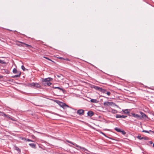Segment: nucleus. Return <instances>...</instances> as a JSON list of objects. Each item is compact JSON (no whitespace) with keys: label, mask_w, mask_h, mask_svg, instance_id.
<instances>
[{"label":"nucleus","mask_w":154,"mask_h":154,"mask_svg":"<svg viewBox=\"0 0 154 154\" xmlns=\"http://www.w3.org/2000/svg\"><path fill=\"white\" fill-rule=\"evenodd\" d=\"M34 87L37 88H40L41 87V85L39 84L38 83H34Z\"/></svg>","instance_id":"nucleus-8"},{"label":"nucleus","mask_w":154,"mask_h":154,"mask_svg":"<svg viewBox=\"0 0 154 154\" xmlns=\"http://www.w3.org/2000/svg\"><path fill=\"white\" fill-rule=\"evenodd\" d=\"M123 112L124 113L126 114H128L130 112L128 111V109H125L124 110H123Z\"/></svg>","instance_id":"nucleus-17"},{"label":"nucleus","mask_w":154,"mask_h":154,"mask_svg":"<svg viewBox=\"0 0 154 154\" xmlns=\"http://www.w3.org/2000/svg\"><path fill=\"white\" fill-rule=\"evenodd\" d=\"M15 149L18 151L19 152H20L21 150L18 147L15 146Z\"/></svg>","instance_id":"nucleus-22"},{"label":"nucleus","mask_w":154,"mask_h":154,"mask_svg":"<svg viewBox=\"0 0 154 154\" xmlns=\"http://www.w3.org/2000/svg\"><path fill=\"white\" fill-rule=\"evenodd\" d=\"M16 42H18V43H21V44H22L25 45L26 46V47H27V48H32V46H31V45H30L26 44V43H24L23 42H20V41H16Z\"/></svg>","instance_id":"nucleus-4"},{"label":"nucleus","mask_w":154,"mask_h":154,"mask_svg":"<svg viewBox=\"0 0 154 154\" xmlns=\"http://www.w3.org/2000/svg\"><path fill=\"white\" fill-rule=\"evenodd\" d=\"M115 130L117 131L118 132H120L121 131V130L118 128H115Z\"/></svg>","instance_id":"nucleus-23"},{"label":"nucleus","mask_w":154,"mask_h":154,"mask_svg":"<svg viewBox=\"0 0 154 154\" xmlns=\"http://www.w3.org/2000/svg\"><path fill=\"white\" fill-rule=\"evenodd\" d=\"M56 103H58V104H59V102H60L58 100H56Z\"/></svg>","instance_id":"nucleus-36"},{"label":"nucleus","mask_w":154,"mask_h":154,"mask_svg":"<svg viewBox=\"0 0 154 154\" xmlns=\"http://www.w3.org/2000/svg\"><path fill=\"white\" fill-rule=\"evenodd\" d=\"M137 138L140 140H142L143 139V137H141L140 135H138L137 137Z\"/></svg>","instance_id":"nucleus-24"},{"label":"nucleus","mask_w":154,"mask_h":154,"mask_svg":"<svg viewBox=\"0 0 154 154\" xmlns=\"http://www.w3.org/2000/svg\"><path fill=\"white\" fill-rule=\"evenodd\" d=\"M43 57L44 58H45V59H47V60H49L51 61L52 62H53L52 60H51L50 59H49L47 57H45V56H44Z\"/></svg>","instance_id":"nucleus-28"},{"label":"nucleus","mask_w":154,"mask_h":154,"mask_svg":"<svg viewBox=\"0 0 154 154\" xmlns=\"http://www.w3.org/2000/svg\"><path fill=\"white\" fill-rule=\"evenodd\" d=\"M26 140L27 141H31V142H33V141L30 139H26Z\"/></svg>","instance_id":"nucleus-31"},{"label":"nucleus","mask_w":154,"mask_h":154,"mask_svg":"<svg viewBox=\"0 0 154 154\" xmlns=\"http://www.w3.org/2000/svg\"><path fill=\"white\" fill-rule=\"evenodd\" d=\"M29 145L32 148H35L36 145L35 144L33 143H29Z\"/></svg>","instance_id":"nucleus-18"},{"label":"nucleus","mask_w":154,"mask_h":154,"mask_svg":"<svg viewBox=\"0 0 154 154\" xmlns=\"http://www.w3.org/2000/svg\"><path fill=\"white\" fill-rule=\"evenodd\" d=\"M20 43V44H18V43H17L16 45L19 46L24 47V46L23 45V44H21V43Z\"/></svg>","instance_id":"nucleus-25"},{"label":"nucleus","mask_w":154,"mask_h":154,"mask_svg":"<svg viewBox=\"0 0 154 154\" xmlns=\"http://www.w3.org/2000/svg\"><path fill=\"white\" fill-rule=\"evenodd\" d=\"M153 147H154V143H153Z\"/></svg>","instance_id":"nucleus-40"},{"label":"nucleus","mask_w":154,"mask_h":154,"mask_svg":"<svg viewBox=\"0 0 154 154\" xmlns=\"http://www.w3.org/2000/svg\"><path fill=\"white\" fill-rule=\"evenodd\" d=\"M91 102L94 103H96L97 102V100L96 99H91Z\"/></svg>","instance_id":"nucleus-21"},{"label":"nucleus","mask_w":154,"mask_h":154,"mask_svg":"<svg viewBox=\"0 0 154 154\" xmlns=\"http://www.w3.org/2000/svg\"><path fill=\"white\" fill-rule=\"evenodd\" d=\"M106 93L108 96L110 95V93L109 92H107L106 91Z\"/></svg>","instance_id":"nucleus-30"},{"label":"nucleus","mask_w":154,"mask_h":154,"mask_svg":"<svg viewBox=\"0 0 154 154\" xmlns=\"http://www.w3.org/2000/svg\"><path fill=\"white\" fill-rule=\"evenodd\" d=\"M59 104L61 107H64V106H68L66 104L61 102H59Z\"/></svg>","instance_id":"nucleus-7"},{"label":"nucleus","mask_w":154,"mask_h":154,"mask_svg":"<svg viewBox=\"0 0 154 154\" xmlns=\"http://www.w3.org/2000/svg\"><path fill=\"white\" fill-rule=\"evenodd\" d=\"M52 80V79L51 78H48L45 79H42V81L43 83L46 82H50Z\"/></svg>","instance_id":"nucleus-2"},{"label":"nucleus","mask_w":154,"mask_h":154,"mask_svg":"<svg viewBox=\"0 0 154 154\" xmlns=\"http://www.w3.org/2000/svg\"><path fill=\"white\" fill-rule=\"evenodd\" d=\"M21 68L23 71H25L26 70V69H25V67H24V66L23 65L22 66Z\"/></svg>","instance_id":"nucleus-27"},{"label":"nucleus","mask_w":154,"mask_h":154,"mask_svg":"<svg viewBox=\"0 0 154 154\" xmlns=\"http://www.w3.org/2000/svg\"><path fill=\"white\" fill-rule=\"evenodd\" d=\"M116 118H125L127 117V116L122 115L121 116L119 115H117L116 116Z\"/></svg>","instance_id":"nucleus-5"},{"label":"nucleus","mask_w":154,"mask_h":154,"mask_svg":"<svg viewBox=\"0 0 154 154\" xmlns=\"http://www.w3.org/2000/svg\"><path fill=\"white\" fill-rule=\"evenodd\" d=\"M140 113L142 117L143 118H146L147 117V116H146V115L143 112H140Z\"/></svg>","instance_id":"nucleus-13"},{"label":"nucleus","mask_w":154,"mask_h":154,"mask_svg":"<svg viewBox=\"0 0 154 154\" xmlns=\"http://www.w3.org/2000/svg\"><path fill=\"white\" fill-rule=\"evenodd\" d=\"M120 132H121L123 135H125L126 134V132L124 130L121 131Z\"/></svg>","instance_id":"nucleus-26"},{"label":"nucleus","mask_w":154,"mask_h":154,"mask_svg":"<svg viewBox=\"0 0 154 154\" xmlns=\"http://www.w3.org/2000/svg\"><path fill=\"white\" fill-rule=\"evenodd\" d=\"M59 58L60 59H63L62 57H60Z\"/></svg>","instance_id":"nucleus-38"},{"label":"nucleus","mask_w":154,"mask_h":154,"mask_svg":"<svg viewBox=\"0 0 154 154\" xmlns=\"http://www.w3.org/2000/svg\"><path fill=\"white\" fill-rule=\"evenodd\" d=\"M67 142L68 143H71V144H73V145H74L75 146L77 147L78 148H80V149H84V150H86V151H88V150L86 149H85V148H83V147H82L81 146H79V145H78L76 144H75V143H72V142L70 141H67Z\"/></svg>","instance_id":"nucleus-1"},{"label":"nucleus","mask_w":154,"mask_h":154,"mask_svg":"<svg viewBox=\"0 0 154 154\" xmlns=\"http://www.w3.org/2000/svg\"><path fill=\"white\" fill-rule=\"evenodd\" d=\"M21 75V72H18V74L17 75H15L14 76H13L12 77L13 78H19V77H20Z\"/></svg>","instance_id":"nucleus-11"},{"label":"nucleus","mask_w":154,"mask_h":154,"mask_svg":"<svg viewBox=\"0 0 154 154\" xmlns=\"http://www.w3.org/2000/svg\"><path fill=\"white\" fill-rule=\"evenodd\" d=\"M143 132H146V133H148V131H146L143 130Z\"/></svg>","instance_id":"nucleus-35"},{"label":"nucleus","mask_w":154,"mask_h":154,"mask_svg":"<svg viewBox=\"0 0 154 154\" xmlns=\"http://www.w3.org/2000/svg\"><path fill=\"white\" fill-rule=\"evenodd\" d=\"M143 137V139H144V140H146L148 139V138L147 137Z\"/></svg>","instance_id":"nucleus-33"},{"label":"nucleus","mask_w":154,"mask_h":154,"mask_svg":"<svg viewBox=\"0 0 154 154\" xmlns=\"http://www.w3.org/2000/svg\"><path fill=\"white\" fill-rule=\"evenodd\" d=\"M0 113H1V115L3 116H4L8 118H9V116L6 115L4 113L0 112Z\"/></svg>","instance_id":"nucleus-12"},{"label":"nucleus","mask_w":154,"mask_h":154,"mask_svg":"<svg viewBox=\"0 0 154 154\" xmlns=\"http://www.w3.org/2000/svg\"><path fill=\"white\" fill-rule=\"evenodd\" d=\"M0 63H2V64L5 63V62L4 61L0 59Z\"/></svg>","instance_id":"nucleus-29"},{"label":"nucleus","mask_w":154,"mask_h":154,"mask_svg":"<svg viewBox=\"0 0 154 154\" xmlns=\"http://www.w3.org/2000/svg\"><path fill=\"white\" fill-rule=\"evenodd\" d=\"M55 88H57V89H59L60 90H62L61 88H60L59 87H55Z\"/></svg>","instance_id":"nucleus-34"},{"label":"nucleus","mask_w":154,"mask_h":154,"mask_svg":"<svg viewBox=\"0 0 154 154\" xmlns=\"http://www.w3.org/2000/svg\"><path fill=\"white\" fill-rule=\"evenodd\" d=\"M57 76L58 77V78H60L61 76H63V75H57Z\"/></svg>","instance_id":"nucleus-32"},{"label":"nucleus","mask_w":154,"mask_h":154,"mask_svg":"<svg viewBox=\"0 0 154 154\" xmlns=\"http://www.w3.org/2000/svg\"><path fill=\"white\" fill-rule=\"evenodd\" d=\"M100 91L103 93H106V89L102 88Z\"/></svg>","instance_id":"nucleus-19"},{"label":"nucleus","mask_w":154,"mask_h":154,"mask_svg":"<svg viewBox=\"0 0 154 154\" xmlns=\"http://www.w3.org/2000/svg\"><path fill=\"white\" fill-rule=\"evenodd\" d=\"M152 142H151V141H150V143L151 144H152Z\"/></svg>","instance_id":"nucleus-39"},{"label":"nucleus","mask_w":154,"mask_h":154,"mask_svg":"<svg viewBox=\"0 0 154 154\" xmlns=\"http://www.w3.org/2000/svg\"><path fill=\"white\" fill-rule=\"evenodd\" d=\"M95 88L96 89V90H98L99 91H101V90L102 89V88L99 87H98V86H96L95 87Z\"/></svg>","instance_id":"nucleus-20"},{"label":"nucleus","mask_w":154,"mask_h":154,"mask_svg":"<svg viewBox=\"0 0 154 154\" xmlns=\"http://www.w3.org/2000/svg\"><path fill=\"white\" fill-rule=\"evenodd\" d=\"M77 113L80 115H82L84 114V111L83 109H79L77 110Z\"/></svg>","instance_id":"nucleus-3"},{"label":"nucleus","mask_w":154,"mask_h":154,"mask_svg":"<svg viewBox=\"0 0 154 154\" xmlns=\"http://www.w3.org/2000/svg\"><path fill=\"white\" fill-rule=\"evenodd\" d=\"M27 86L28 87H32L33 86L34 87V83L32 82V83H28L27 84Z\"/></svg>","instance_id":"nucleus-15"},{"label":"nucleus","mask_w":154,"mask_h":154,"mask_svg":"<svg viewBox=\"0 0 154 154\" xmlns=\"http://www.w3.org/2000/svg\"><path fill=\"white\" fill-rule=\"evenodd\" d=\"M43 84L45 86H49L51 85H52V83L50 82H48L43 83Z\"/></svg>","instance_id":"nucleus-10"},{"label":"nucleus","mask_w":154,"mask_h":154,"mask_svg":"<svg viewBox=\"0 0 154 154\" xmlns=\"http://www.w3.org/2000/svg\"><path fill=\"white\" fill-rule=\"evenodd\" d=\"M112 102H105L104 103V105L105 106H109L112 104Z\"/></svg>","instance_id":"nucleus-6"},{"label":"nucleus","mask_w":154,"mask_h":154,"mask_svg":"<svg viewBox=\"0 0 154 154\" xmlns=\"http://www.w3.org/2000/svg\"><path fill=\"white\" fill-rule=\"evenodd\" d=\"M20 72V71H18L16 69L14 68L13 70V72L14 74H18V72Z\"/></svg>","instance_id":"nucleus-14"},{"label":"nucleus","mask_w":154,"mask_h":154,"mask_svg":"<svg viewBox=\"0 0 154 154\" xmlns=\"http://www.w3.org/2000/svg\"><path fill=\"white\" fill-rule=\"evenodd\" d=\"M63 60H68V61H69V60L68 58H66V59H63Z\"/></svg>","instance_id":"nucleus-37"},{"label":"nucleus","mask_w":154,"mask_h":154,"mask_svg":"<svg viewBox=\"0 0 154 154\" xmlns=\"http://www.w3.org/2000/svg\"><path fill=\"white\" fill-rule=\"evenodd\" d=\"M87 114L88 116L91 117L94 115V113L92 111H89L88 112Z\"/></svg>","instance_id":"nucleus-9"},{"label":"nucleus","mask_w":154,"mask_h":154,"mask_svg":"<svg viewBox=\"0 0 154 154\" xmlns=\"http://www.w3.org/2000/svg\"><path fill=\"white\" fill-rule=\"evenodd\" d=\"M132 115L133 116L136 117V118H140V116H139V115L136 114L135 113H133L132 114Z\"/></svg>","instance_id":"nucleus-16"}]
</instances>
